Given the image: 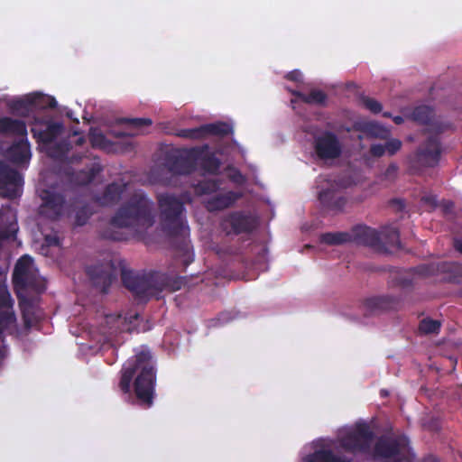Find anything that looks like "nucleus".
Listing matches in <instances>:
<instances>
[{"label":"nucleus","mask_w":462,"mask_h":462,"mask_svg":"<svg viewBox=\"0 0 462 462\" xmlns=\"http://www.w3.org/2000/svg\"><path fill=\"white\" fill-rule=\"evenodd\" d=\"M115 135L117 136V137L123 136V135H125V133H121V132L115 133Z\"/></svg>","instance_id":"50"},{"label":"nucleus","mask_w":462,"mask_h":462,"mask_svg":"<svg viewBox=\"0 0 462 462\" xmlns=\"http://www.w3.org/2000/svg\"><path fill=\"white\" fill-rule=\"evenodd\" d=\"M374 457L382 462L410 460L411 453L404 437H382L375 444Z\"/></svg>","instance_id":"11"},{"label":"nucleus","mask_w":462,"mask_h":462,"mask_svg":"<svg viewBox=\"0 0 462 462\" xmlns=\"http://www.w3.org/2000/svg\"><path fill=\"white\" fill-rule=\"evenodd\" d=\"M380 233L383 240L382 250L385 248V245H399V234L395 226H385L380 231Z\"/></svg>","instance_id":"28"},{"label":"nucleus","mask_w":462,"mask_h":462,"mask_svg":"<svg viewBox=\"0 0 462 462\" xmlns=\"http://www.w3.org/2000/svg\"><path fill=\"white\" fill-rule=\"evenodd\" d=\"M363 105L373 113H378L382 110L381 104L373 98L365 97L363 99Z\"/></svg>","instance_id":"37"},{"label":"nucleus","mask_w":462,"mask_h":462,"mask_svg":"<svg viewBox=\"0 0 462 462\" xmlns=\"http://www.w3.org/2000/svg\"><path fill=\"white\" fill-rule=\"evenodd\" d=\"M419 270H420V273H421L423 275H428L430 273V271L425 266H420L419 268Z\"/></svg>","instance_id":"48"},{"label":"nucleus","mask_w":462,"mask_h":462,"mask_svg":"<svg viewBox=\"0 0 462 462\" xmlns=\"http://www.w3.org/2000/svg\"><path fill=\"white\" fill-rule=\"evenodd\" d=\"M348 239V235L345 233H326L320 237L322 243L328 245H340Z\"/></svg>","instance_id":"30"},{"label":"nucleus","mask_w":462,"mask_h":462,"mask_svg":"<svg viewBox=\"0 0 462 462\" xmlns=\"http://www.w3.org/2000/svg\"><path fill=\"white\" fill-rule=\"evenodd\" d=\"M232 132L231 127L226 123H215L204 125L197 128L182 129L179 131L178 135L188 139H200L209 134L226 135Z\"/></svg>","instance_id":"23"},{"label":"nucleus","mask_w":462,"mask_h":462,"mask_svg":"<svg viewBox=\"0 0 462 462\" xmlns=\"http://www.w3.org/2000/svg\"><path fill=\"white\" fill-rule=\"evenodd\" d=\"M441 148L439 139L432 134L428 136L418 150L409 157L411 168L420 171L424 168H432L438 165L440 158Z\"/></svg>","instance_id":"12"},{"label":"nucleus","mask_w":462,"mask_h":462,"mask_svg":"<svg viewBox=\"0 0 462 462\" xmlns=\"http://www.w3.org/2000/svg\"><path fill=\"white\" fill-rule=\"evenodd\" d=\"M393 122L396 124V125H401L404 122V119L402 116H396L393 118Z\"/></svg>","instance_id":"47"},{"label":"nucleus","mask_w":462,"mask_h":462,"mask_svg":"<svg viewBox=\"0 0 462 462\" xmlns=\"http://www.w3.org/2000/svg\"><path fill=\"white\" fill-rule=\"evenodd\" d=\"M374 440L373 432L365 423H357L353 427L343 428L338 431L337 442L351 453H366Z\"/></svg>","instance_id":"10"},{"label":"nucleus","mask_w":462,"mask_h":462,"mask_svg":"<svg viewBox=\"0 0 462 462\" xmlns=\"http://www.w3.org/2000/svg\"><path fill=\"white\" fill-rule=\"evenodd\" d=\"M379 309H381V300L377 298L367 300L362 307L365 315L372 314Z\"/></svg>","instance_id":"33"},{"label":"nucleus","mask_w":462,"mask_h":462,"mask_svg":"<svg viewBox=\"0 0 462 462\" xmlns=\"http://www.w3.org/2000/svg\"><path fill=\"white\" fill-rule=\"evenodd\" d=\"M315 451L308 456L303 462H349L350 459L335 456L332 448L335 442L328 439H319L313 442Z\"/></svg>","instance_id":"20"},{"label":"nucleus","mask_w":462,"mask_h":462,"mask_svg":"<svg viewBox=\"0 0 462 462\" xmlns=\"http://www.w3.org/2000/svg\"><path fill=\"white\" fill-rule=\"evenodd\" d=\"M127 185L125 183H113L107 186L104 195L100 198L102 205H110L118 201L126 192Z\"/></svg>","instance_id":"25"},{"label":"nucleus","mask_w":462,"mask_h":462,"mask_svg":"<svg viewBox=\"0 0 462 462\" xmlns=\"http://www.w3.org/2000/svg\"><path fill=\"white\" fill-rule=\"evenodd\" d=\"M294 95L300 97L304 102L310 104H321L325 101L326 96L319 90L311 91L309 95L293 92Z\"/></svg>","instance_id":"31"},{"label":"nucleus","mask_w":462,"mask_h":462,"mask_svg":"<svg viewBox=\"0 0 462 462\" xmlns=\"http://www.w3.org/2000/svg\"><path fill=\"white\" fill-rule=\"evenodd\" d=\"M22 185L21 175L0 162V196L16 197L20 194Z\"/></svg>","instance_id":"19"},{"label":"nucleus","mask_w":462,"mask_h":462,"mask_svg":"<svg viewBox=\"0 0 462 462\" xmlns=\"http://www.w3.org/2000/svg\"><path fill=\"white\" fill-rule=\"evenodd\" d=\"M139 315L134 313L128 317L122 318L120 315H106L101 318L98 325L92 328L89 334L93 340L100 344V349L109 348L114 346V338L117 333L124 331H132L134 327L132 323L137 320Z\"/></svg>","instance_id":"7"},{"label":"nucleus","mask_w":462,"mask_h":462,"mask_svg":"<svg viewBox=\"0 0 462 462\" xmlns=\"http://www.w3.org/2000/svg\"><path fill=\"white\" fill-rule=\"evenodd\" d=\"M421 200L424 204L428 205L430 208H434L436 206V198L432 195L423 196Z\"/></svg>","instance_id":"43"},{"label":"nucleus","mask_w":462,"mask_h":462,"mask_svg":"<svg viewBox=\"0 0 462 462\" xmlns=\"http://www.w3.org/2000/svg\"><path fill=\"white\" fill-rule=\"evenodd\" d=\"M254 226V220L242 213H234L223 221V227L229 233L247 232Z\"/></svg>","instance_id":"24"},{"label":"nucleus","mask_w":462,"mask_h":462,"mask_svg":"<svg viewBox=\"0 0 462 462\" xmlns=\"http://www.w3.org/2000/svg\"><path fill=\"white\" fill-rule=\"evenodd\" d=\"M38 192L42 201L40 207L42 215L55 219L69 214L71 205L64 199L63 189L60 185L41 183Z\"/></svg>","instance_id":"9"},{"label":"nucleus","mask_w":462,"mask_h":462,"mask_svg":"<svg viewBox=\"0 0 462 462\" xmlns=\"http://www.w3.org/2000/svg\"><path fill=\"white\" fill-rule=\"evenodd\" d=\"M127 121L134 129H141L142 127L152 124L151 120L143 118L128 119Z\"/></svg>","instance_id":"38"},{"label":"nucleus","mask_w":462,"mask_h":462,"mask_svg":"<svg viewBox=\"0 0 462 462\" xmlns=\"http://www.w3.org/2000/svg\"><path fill=\"white\" fill-rule=\"evenodd\" d=\"M99 164L94 162L88 169V171H82L78 173H72L69 176V181L77 185H85L90 182L95 176L100 171Z\"/></svg>","instance_id":"26"},{"label":"nucleus","mask_w":462,"mask_h":462,"mask_svg":"<svg viewBox=\"0 0 462 462\" xmlns=\"http://www.w3.org/2000/svg\"><path fill=\"white\" fill-rule=\"evenodd\" d=\"M383 116H385V117H390V116H391V115H390L389 113H383Z\"/></svg>","instance_id":"51"},{"label":"nucleus","mask_w":462,"mask_h":462,"mask_svg":"<svg viewBox=\"0 0 462 462\" xmlns=\"http://www.w3.org/2000/svg\"><path fill=\"white\" fill-rule=\"evenodd\" d=\"M439 328L440 322L430 319H424L420 324V331L423 334H437Z\"/></svg>","instance_id":"32"},{"label":"nucleus","mask_w":462,"mask_h":462,"mask_svg":"<svg viewBox=\"0 0 462 462\" xmlns=\"http://www.w3.org/2000/svg\"><path fill=\"white\" fill-rule=\"evenodd\" d=\"M231 178L236 183H242L245 180L244 177L239 171H235Z\"/></svg>","instance_id":"44"},{"label":"nucleus","mask_w":462,"mask_h":462,"mask_svg":"<svg viewBox=\"0 0 462 462\" xmlns=\"http://www.w3.org/2000/svg\"><path fill=\"white\" fill-rule=\"evenodd\" d=\"M398 167L396 164H390L384 172L385 179L392 180L397 174Z\"/></svg>","instance_id":"40"},{"label":"nucleus","mask_w":462,"mask_h":462,"mask_svg":"<svg viewBox=\"0 0 462 462\" xmlns=\"http://www.w3.org/2000/svg\"><path fill=\"white\" fill-rule=\"evenodd\" d=\"M134 393L140 404L150 407L155 383V372L151 353L141 347L135 356L124 365L119 387L125 393H131L132 381Z\"/></svg>","instance_id":"1"},{"label":"nucleus","mask_w":462,"mask_h":462,"mask_svg":"<svg viewBox=\"0 0 462 462\" xmlns=\"http://www.w3.org/2000/svg\"><path fill=\"white\" fill-rule=\"evenodd\" d=\"M56 105L57 102L54 97L39 93L14 97L8 102V106L14 112L22 115L28 113L32 108L43 109L46 107H55Z\"/></svg>","instance_id":"17"},{"label":"nucleus","mask_w":462,"mask_h":462,"mask_svg":"<svg viewBox=\"0 0 462 462\" xmlns=\"http://www.w3.org/2000/svg\"><path fill=\"white\" fill-rule=\"evenodd\" d=\"M92 143L94 145L105 147V137L101 134H93Z\"/></svg>","instance_id":"41"},{"label":"nucleus","mask_w":462,"mask_h":462,"mask_svg":"<svg viewBox=\"0 0 462 462\" xmlns=\"http://www.w3.org/2000/svg\"><path fill=\"white\" fill-rule=\"evenodd\" d=\"M155 221L153 203L143 193L136 192L120 207L111 220V227L125 228L129 235H143Z\"/></svg>","instance_id":"2"},{"label":"nucleus","mask_w":462,"mask_h":462,"mask_svg":"<svg viewBox=\"0 0 462 462\" xmlns=\"http://www.w3.org/2000/svg\"><path fill=\"white\" fill-rule=\"evenodd\" d=\"M218 184L216 180H206L194 186L199 196H209L204 202L209 211L220 210L229 207L238 199L234 192L217 193Z\"/></svg>","instance_id":"13"},{"label":"nucleus","mask_w":462,"mask_h":462,"mask_svg":"<svg viewBox=\"0 0 462 462\" xmlns=\"http://www.w3.org/2000/svg\"><path fill=\"white\" fill-rule=\"evenodd\" d=\"M83 142H84V139L82 137H78L77 138V143L78 144H81Z\"/></svg>","instance_id":"49"},{"label":"nucleus","mask_w":462,"mask_h":462,"mask_svg":"<svg viewBox=\"0 0 462 462\" xmlns=\"http://www.w3.org/2000/svg\"><path fill=\"white\" fill-rule=\"evenodd\" d=\"M370 152L375 157H381L386 153L385 144H373L370 148Z\"/></svg>","instance_id":"39"},{"label":"nucleus","mask_w":462,"mask_h":462,"mask_svg":"<svg viewBox=\"0 0 462 462\" xmlns=\"http://www.w3.org/2000/svg\"><path fill=\"white\" fill-rule=\"evenodd\" d=\"M168 165L173 175L189 174L196 166L195 155L189 151L175 152L170 156Z\"/></svg>","instance_id":"22"},{"label":"nucleus","mask_w":462,"mask_h":462,"mask_svg":"<svg viewBox=\"0 0 462 462\" xmlns=\"http://www.w3.org/2000/svg\"><path fill=\"white\" fill-rule=\"evenodd\" d=\"M105 236L109 238V239H113V240H121V239H123V236L122 235H118V234H116V233H106L105 235Z\"/></svg>","instance_id":"45"},{"label":"nucleus","mask_w":462,"mask_h":462,"mask_svg":"<svg viewBox=\"0 0 462 462\" xmlns=\"http://www.w3.org/2000/svg\"><path fill=\"white\" fill-rule=\"evenodd\" d=\"M121 277L125 286L140 300L152 297L159 299L163 291H174L180 289V281H171L162 273H138L121 269Z\"/></svg>","instance_id":"4"},{"label":"nucleus","mask_w":462,"mask_h":462,"mask_svg":"<svg viewBox=\"0 0 462 462\" xmlns=\"http://www.w3.org/2000/svg\"><path fill=\"white\" fill-rule=\"evenodd\" d=\"M0 132L19 137V141L10 147L8 158L16 164L27 163L31 158V150L24 123L9 117L0 118Z\"/></svg>","instance_id":"8"},{"label":"nucleus","mask_w":462,"mask_h":462,"mask_svg":"<svg viewBox=\"0 0 462 462\" xmlns=\"http://www.w3.org/2000/svg\"><path fill=\"white\" fill-rule=\"evenodd\" d=\"M314 151L319 160L331 162L341 156L343 143L335 134L324 132L315 137Z\"/></svg>","instance_id":"16"},{"label":"nucleus","mask_w":462,"mask_h":462,"mask_svg":"<svg viewBox=\"0 0 462 462\" xmlns=\"http://www.w3.org/2000/svg\"><path fill=\"white\" fill-rule=\"evenodd\" d=\"M67 116H68L69 117H71V116H72V115H71L70 113H68V114H67Z\"/></svg>","instance_id":"52"},{"label":"nucleus","mask_w":462,"mask_h":462,"mask_svg":"<svg viewBox=\"0 0 462 462\" xmlns=\"http://www.w3.org/2000/svg\"><path fill=\"white\" fill-rule=\"evenodd\" d=\"M454 246L456 250L462 253V238H457L454 240Z\"/></svg>","instance_id":"46"},{"label":"nucleus","mask_w":462,"mask_h":462,"mask_svg":"<svg viewBox=\"0 0 462 462\" xmlns=\"http://www.w3.org/2000/svg\"><path fill=\"white\" fill-rule=\"evenodd\" d=\"M319 191V199L320 203L331 209H340L344 205V199L339 194L341 189L346 188L349 181H337L320 176L317 180Z\"/></svg>","instance_id":"15"},{"label":"nucleus","mask_w":462,"mask_h":462,"mask_svg":"<svg viewBox=\"0 0 462 462\" xmlns=\"http://www.w3.org/2000/svg\"><path fill=\"white\" fill-rule=\"evenodd\" d=\"M286 78L293 81H301L302 74L300 70H293L287 74Z\"/></svg>","instance_id":"42"},{"label":"nucleus","mask_w":462,"mask_h":462,"mask_svg":"<svg viewBox=\"0 0 462 462\" xmlns=\"http://www.w3.org/2000/svg\"><path fill=\"white\" fill-rule=\"evenodd\" d=\"M90 212L87 208H82L76 212L75 223L78 226H83L86 224L88 218L90 216Z\"/></svg>","instance_id":"35"},{"label":"nucleus","mask_w":462,"mask_h":462,"mask_svg":"<svg viewBox=\"0 0 462 462\" xmlns=\"http://www.w3.org/2000/svg\"><path fill=\"white\" fill-rule=\"evenodd\" d=\"M35 137L45 152L56 159H67L69 143L65 140L63 125L59 123H36L32 128Z\"/></svg>","instance_id":"6"},{"label":"nucleus","mask_w":462,"mask_h":462,"mask_svg":"<svg viewBox=\"0 0 462 462\" xmlns=\"http://www.w3.org/2000/svg\"><path fill=\"white\" fill-rule=\"evenodd\" d=\"M17 321L13 310V300L5 283L0 282V357L5 354V334H14Z\"/></svg>","instance_id":"14"},{"label":"nucleus","mask_w":462,"mask_h":462,"mask_svg":"<svg viewBox=\"0 0 462 462\" xmlns=\"http://www.w3.org/2000/svg\"><path fill=\"white\" fill-rule=\"evenodd\" d=\"M366 132L369 135L383 140L389 139L391 135L389 129L377 123L368 124L366 126Z\"/></svg>","instance_id":"29"},{"label":"nucleus","mask_w":462,"mask_h":462,"mask_svg":"<svg viewBox=\"0 0 462 462\" xmlns=\"http://www.w3.org/2000/svg\"><path fill=\"white\" fill-rule=\"evenodd\" d=\"M44 245L42 246V254L47 255L49 253L48 247L50 246H58L59 245V237L56 234H49L44 237Z\"/></svg>","instance_id":"34"},{"label":"nucleus","mask_w":462,"mask_h":462,"mask_svg":"<svg viewBox=\"0 0 462 462\" xmlns=\"http://www.w3.org/2000/svg\"><path fill=\"white\" fill-rule=\"evenodd\" d=\"M191 201L188 193L176 197L170 193L158 195L162 228L171 236L180 237L183 242L189 234L184 218V204Z\"/></svg>","instance_id":"5"},{"label":"nucleus","mask_w":462,"mask_h":462,"mask_svg":"<svg viewBox=\"0 0 462 462\" xmlns=\"http://www.w3.org/2000/svg\"><path fill=\"white\" fill-rule=\"evenodd\" d=\"M87 272L94 284L106 291L117 275V266L109 257L101 264L88 267Z\"/></svg>","instance_id":"18"},{"label":"nucleus","mask_w":462,"mask_h":462,"mask_svg":"<svg viewBox=\"0 0 462 462\" xmlns=\"http://www.w3.org/2000/svg\"><path fill=\"white\" fill-rule=\"evenodd\" d=\"M359 236L365 245L382 250L383 240L379 231L365 226L360 230Z\"/></svg>","instance_id":"27"},{"label":"nucleus","mask_w":462,"mask_h":462,"mask_svg":"<svg viewBox=\"0 0 462 462\" xmlns=\"http://www.w3.org/2000/svg\"><path fill=\"white\" fill-rule=\"evenodd\" d=\"M413 120L427 125V134L442 133L451 127L449 123H444L439 119L433 117V111L427 106H417L412 114Z\"/></svg>","instance_id":"21"},{"label":"nucleus","mask_w":462,"mask_h":462,"mask_svg":"<svg viewBox=\"0 0 462 462\" xmlns=\"http://www.w3.org/2000/svg\"><path fill=\"white\" fill-rule=\"evenodd\" d=\"M402 147V142L398 139H390L385 143L386 153L389 155H393L396 153Z\"/></svg>","instance_id":"36"},{"label":"nucleus","mask_w":462,"mask_h":462,"mask_svg":"<svg viewBox=\"0 0 462 462\" xmlns=\"http://www.w3.org/2000/svg\"><path fill=\"white\" fill-rule=\"evenodd\" d=\"M13 278L17 288V295L23 319L25 323L30 326L40 319L41 315L32 300L23 293V291L28 290L40 293L45 290V281L39 275L32 259L28 255H23L18 260Z\"/></svg>","instance_id":"3"}]
</instances>
